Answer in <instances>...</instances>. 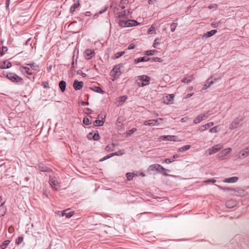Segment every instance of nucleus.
<instances>
[{
  "label": "nucleus",
  "mask_w": 249,
  "mask_h": 249,
  "mask_svg": "<svg viewBox=\"0 0 249 249\" xmlns=\"http://www.w3.org/2000/svg\"><path fill=\"white\" fill-rule=\"evenodd\" d=\"M81 104V105L82 106H85V105H89V103L88 102H84V101H82Z\"/></svg>",
  "instance_id": "0e129e2a"
},
{
  "label": "nucleus",
  "mask_w": 249,
  "mask_h": 249,
  "mask_svg": "<svg viewBox=\"0 0 249 249\" xmlns=\"http://www.w3.org/2000/svg\"><path fill=\"white\" fill-rule=\"evenodd\" d=\"M189 120V118H187V117H183L182 118H181V122L182 123H185L188 120Z\"/></svg>",
  "instance_id": "4d7b16f0"
},
{
  "label": "nucleus",
  "mask_w": 249,
  "mask_h": 249,
  "mask_svg": "<svg viewBox=\"0 0 249 249\" xmlns=\"http://www.w3.org/2000/svg\"><path fill=\"white\" fill-rule=\"evenodd\" d=\"M104 119H103L102 120H97L94 122V124L95 126H102L104 124L105 120Z\"/></svg>",
  "instance_id": "bb28decb"
},
{
  "label": "nucleus",
  "mask_w": 249,
  "mask_h": 249,
  "mask_svg": "<svg viewBox=\"0 0 249 249\" xmlns=\"http://www.w3.org/2000/svg\"><path fill=\"white\" fill-rule=\"evenodd\" d=\"M23 241V237L22 236L18 237L16 241V244L17 245H20Z\"/></svg>",
  "instance_id": "79ce46f5"
},
{
  "label": "nucleus",
  "mask_w": 249,
  "mask_h": 249,
  "mask_svg": "<svg viewBox=\"0 0 249 249\" xmlns=\"http://www.w3.org/2000/svg\"><path fill=\"white\" fill-rule=\"evenodd\" d=\"M9 3H10V0H7L6 1V6L8 7L9 5Z\"/></svg>",
  "instance_id": "338daca9"
},
{
  "label": "nucleus",
  "mask_w": 249,
  "mask_h": 249,
  "mask_svg": "<svg viewBox=\"0 0 249 249\" xmlns=\"http://www.w3.org/2000/svg\"><path fill=\"white\" fill-rule=\"evenodd\" d=\"M59 87L61 89V91L63 92L66 90V83L65 81L62 80L59 83Z\"/></svg>",
  "instance_id": "b1692460"
},
{
  "label": "nucleus",
  "mask_w": 249,
  "mask_h": 249,
  "mask_svg": "<svg viewBox=\"0 0 249 249\" xmlns=\"http://www.w3.org/2000/svg\"><path fill=\"white\" fill-rule=\"evenodd\" d=\"M216 182V180L214 179H208L205 181V182H206V183L211 182L213 183H215Z\"/></svg>",
  "instance_id": "603ef678"
},
{
  "label": "nucleus",
  "mask_w": 249,
  "mask_h": 249,
  "mask_svg": "<svg viewBox=\"0 0 249 249\" xmlns=\"http://www.w3.org/2000/svg\"><path fill=\"white\" fill-rule=\"evenodd\" d=\"M232 151L231 148H227L222 150L217 155V158L220 160H223L227 159V156Z\"/></svg>",
  "instance_id": "423d86ee"
},
{
  "label": "nucleus",
  "mask_w": 249,
  "mask_h": 249,
  "mask_svg": "<svg viewBox=\"0 0 249 249\" xmlns=\"http://www.w3.org/2000/svg\"><path fill=\"white\" fill-rule=\"evenodd\" d=\"M217 127L218 126H214L210 129V132L211 133H216L217 132Z\"/></svg>",
  "instance_id": "de8ad7c7"
},
{
  "label": "nucleus",
  "mask_w": 249,
  "mask_h": 249,
  "mask_svg": "<svg viewBox=\"0 0 249 249\" xmlns=\"http://www.w3.org/2000/svg\"><path fill=\"white\" fill-rule=\"evenodd\" d=\"M226 205L227 207L231 208L233 207V206L235 205V203L232 200H229L226 203Z\"/></svg>",
  "instance_id": "c756f323"
},
{
  "label": "nucleus",
  "mask_w": 249,
  "mask_h": 249,
  "mask_svg": "<svg viewBox=\"0 0 249 249\" xmlns=\"http://www.w3.org/2000/svg\"><path fill=\"white\" fill-rule=\"evenodd\" d=\"M134 62V63H135V64H137L139 62H142L141 58L140 57V58H138L135 59Z\"/></svg>",
  "instance_id": "13d9d810"
},
{
  "label": "nucleus",
  "mask_w": 249,
  "mask_h": 249,
  "mask_svg": "<svg viewBox=\"0 0 249 249\" xmlns=\"http://www.w3.org/2000/svg\"><path fill=\"white\" fill-rule=\"evenodd\" d=\"M193 89V87L192 86H191V87H189L188 89L189 90H192Z\"/></svg>",
  "instance_id": "774afa93"
},
{
  "label": "nucleus",
  "mask_w": 249,
  "mask_h": 249,
  "mask_svg": "<svg viewBox=\"0 0 249 249\" xmlns=\"http://www.w3.org/2000/svg\"><path fill=\"white\" fill-rule=\"evenodd\" d=\"M75 3L71 7L70 11L71 13H73L75 9L80 6L79 1L78 0H74Z\"/></svg>",
  "instance_id": "aec40b11"
},
{
  "label": "nucleus",
  "mask_w": 249,
  "mask_h": 249,
  "mask_svg": "<svg viewBox=\"0 0 249 249\" xmlns=\"http://www.w3.org/2000/svg\"><path fill=\"white\" fill-rule=\"evenodd\" d=\"M177 26V23H172L171 25V30L172 32H174L176 30V28Z\"/></svg>",
  "instance_id": "a18cd8bd"
},
{
  "label": "nucleus",
  "mask_w": 249,
  "mask_h": 249,
  "mask_svg": "<svg viewBox=\"0 0 249 249\" xmlns=\"http://www.w3.org/2000/svg\"><path fill=\"white\" fill-rule=\"evenodd\" d=\"M193 75H190L188 77H185L181 80V82L185 83H189L194 80Z\"/></svg>",
  "instance_id": "5701e85b"
},
{
  "label": "nucleus",
  "mask_w": 249,
  "mask_h": 249,
  "mask_svg": "<svg viewBox=\"0 0 249 249\" xmlns=\"http://www.w3.org/2000/svg\"><path fill=\"white\" fill-rule=\"evenodd\" d=\"M118 9H117L114 11L116 15H117V18L118 19L119 21L120 20H124V18H125L126 17V13L124 10L122 11V12H118Z\"/></svg>",
  "instance_id": "f8f14e48"
},
{
  "label": "nucleus",
  "mask_w": 249,
  "mask_h": 249,
  "mask_svg": "<svg viewBox=\"0 0 249 249\" xmlns=\"http://www.w3.org/2000/svg\"><path fill=\"white\" fill-rule=\"evenodd\" d=\"M240 154H241L242 157L243 158H245L249 155V153H248V151L246 150V149L242 150Z\"/></svg>",
  "instance_id": "58836bf2"
},
{
  "label": "nucleus",
  "mask_w": 249,
  "mask_h": 249,
  "mask_svg": "<svg viewBox=\"0 0 249 249\" xmlns=\"http://www.w3.org/2000/svg\"><path fill=\"white\" fill-rule=\"evenodd\" d=\"M149 170L151 171H156L160 173H162L164 176H168L167 174L163 172L164 171H167V170L158 164H154L151 165L149 167Z\"/></svg>",
  "instance_id": "39448f33"
},
{
  "label": "nucleus",
  "mask_w": 249,
  "mask_h": 249,
  "mask_svg": "<svg viewBox=\"0 0 249 249\" xmlns=\"http://www.w3.org/2000/svg\"><path fill=\"white\" fill-rule=\"evenodd\" d=\"M115 155H118V154L117 153H113L112 154H109L107 156H106L104 157H103L102 159H101L99 161H104L105 160H106L112 157H113V156H115Z\"/></svg>",
  "instance_id": "cd10ccee"
},
{
  "label": "nucleus",
  "mask_w": 249,
  "mask_h": 249,
  "mask_svg": "<svg viewBox=\"0 0 249 249\" xmlns=\"http://www.w3.org/2000/svg\"><path fill=\"white\" fill-rule=\"evenodd\" d=\"M156 1V0H148V3L149 4H151V3H152L154 2H155Z\"/></svg>",
  "instance_id": "69168bd1"
},
{
  "label": "nucleus",
  "mask_w": 249,
  "mask_h": 249,
  "mask_svg": "<svg viewBox=\"0 0 249 249\" xmlns=\"http://www.w3.org/2000/svg\"><path fill=\"white\" fill-rule=\"evenodd\" d=\"M141 58L142 62L147 61L149 59V58H148L146 57H141Z\"/></svg>",
  "instance_id": "052dcab7"
},
{
  "label": "nucleus",
  "mask_w": 249,
  "mask_h": 249,
  "mask_svg": "<svg viewBox=\"0 0 249 249\" xmlns=\"http://www.w3.org/2000/svg\"><path fill=\"white\" fill-rule=\"evenodd\" d=\"M6 77L12 82H20L22 80V78L14 73L10 72L7 74Z\"/></svg>",
  "instance_id": "0eeeda50"
},
{
  "label": "nucleus",
  "mask_w": 249,
  "mask_h": 249,
  "mask_svg": "<svg viewBox=\"0 0 249 249\" xmlns=\"http://www.w3.org/2000/svg\"><path fill=\"white\" fill-rule=\"evenodd\" d=\"M150 78L146 75H142L137 77L136 84L140 87L147 86L150 84Z\"/></svg>",
  "instance_id": "f257e3e1"
},
{
  "label": "nucleus",
  "mask_w": 249,
  "mask_h": 249,
  "mask_svg": "<svg viewBox=\"0 0 249 249\" xmlns=\"http://www.w3.org/2000/svg\"><path fill=\"white\" fill-rule=\"evenodd\" d=\"M114 146H115V145L113 143L109 144L106 147L105 149L106 151H107L108 152L111 151L113 150Z\"/></svg>",
  "instance_id": "2f4dec72"
},
{
  "label": "nucleus",
  "mask_w": 249,
  "mask_h": 249,
  "mask_svg": "<svg viewBox=\"0 0 249 249\" xmlns=\"http://www.w3.org/2000/svg\"><path fill=\"white\" fill-rule=\"evenodd\" d=\"M164 162L166 163H169L173 162V161L170 160L169 159H166L164 160Z\"/></svg>",
  "instance_id": "680f3d73"
},
{
  "label": "nucleus",
  "mask_w": 249,
  "mask_h": 249,
  "mask_svg": "<svg viewBox=\"0 0 249 249\" xmlns=\"http://www.w3.org/2000/svg\"><path fill=\"white\" fill-rule=\"evenodd\" d=\"M121 66L120 65H116L112 70V72L113 74L116 76L117 77L119 76L121 73Z\"/></svg>",
  "instance_id": "a211bd4d"
},
{
  "label": "nucleus",
  "mask_w": 249,
  "mask_h": 249,
  "mask_svg": "<svg viewBox=\"0 0 249 249\" xmlns=\"http://www.w3.org/2000/svg\"><path fill=\"white\" fill-rule=\"evenodd\" d=\"M214 124L213 122H210V123H208L204 125H201L199 128V130L201 132H203L207 129H208V128H209L210 127H211V126H212Z\"/></svg>",
  "instance_id": "6ab92c4d"
},
{
  "label": "nucleus",
  "mask_w": 249,
  "mask_h": 249,
  "mask_svg": "<svg viewBox=\"0 0 249 249\" xmlns=\"http://www.w3.org/2000/svg\"><path fill=\"white\" fill-rule=\"evenodd\" d=\"M83 85L84 83L83 82H79L78 80H75L73 82V86L74 89L77 90L81 89L83 88Z\"/></svg>",
  "instance_id": "4468645a"
},
{
  "label": "nucleus",
  "mask_w": 249,
  "mask_h": 249,
  "mask_svg": "<svg viewBox=\"0 0 249 249\" xmlns=\"http://www.w3.org/2000/svg\"><path fill=\"white\" fill-rule=\"evenodd\" d=\"M118 24L122 27H129L140 24V23L134 20H120L118 21Z\"/></svg>",
  "instance_id": "f03ea898"
},
{
  "label": "nucleus",
  "mask_w": 249,
  "mask_h": 249,
  "mask_svg": "<svg viewBox=\"0 0 249 249\" xmlns=\"http://www.w3.org/2000/svg\"><path fill=\"white\" fill-rule=\"evenodd\" d=\"M157 52V51L154 50H150L145 52V54L146 55H152L155 54Z\"/></svg>",
  "instance_id": "4c0bfd02"
},
{
  "label": "nucleus",
  "mask_w": 249,
  "mask_h": 249,
  "mask_svg": "<svg viewBox=\"0 0 249 249\" xmlns=\"http://www.w3.org/2000/svg\"><path fill=\"white\" fill-rule=\"evenodd\" d=\"M175 95L173 94H168L163 97V100L164 104L171 105L174 104Z\"/></svg>",
  "instance_id": "6e6552de"
},
{
  "label": "nucleus",
  "mask_w": 249,
  "mask_h": 249,
  "mask_svg": "<svg viewBox=\"0 0 249 249\" xmlns=\"http://www.w3.org/2000/svg\"><path fill=\"white\" fill-rule=\"evenodd\" d=\"M191 147L190 145H186L182 147H180L178 149V152H182L185 151L189 150Z\"/></svg>",
  "instance_id": "a878e982"
},
{
  "label": "nucleus",
  "mask_w": 249,
  "mask_h": 249,
  "mask_svg": "<svg viewBox=\"0 0 249 249\" xmlns=\"http://www.w3.org/2000/svg\"><path fill=\"white\" fill-rule=\"evenodd\" d=\"M126 177L128 180H131L134 177V174L132 173H127L126 174Z\"/></svg>",
  "instance_id": "e433bc0d"
},
{
  "label": "nucleus",
  "mask_w": 249,
  "mask_h": 249,
  "mask_svg": "<svg viewBox=\"0 0 249 249\" xmlns=\"http://www.w3.org/2000/svg\"><path fill=\"white\" fill-rule=\"evenodd\" d=\"M135 48V45L134 44H130L129 46L128 47V50H132L133 49Z\"/></svg>",
  "instance_id": "bf43d9fd"
},
{
  "label": "nucleus",
  "mask_w": 249,
  "mask_h": 249,
  "mask_svg": "<svg viewBox=\"0 0 249 249\" xmlns=\"http://www.w3.org/2000/svg\"><path fill=\"white\" fill-rule=\"evenodd\" d=\"M90 89L96 92H98V93H103V90L99 87H95L94 88H91Z\"/></svg>",
  "instance_id": "ea45409f"
},
{
  "label": "nucleus",
  "mask_w": 249,
  "mask_h": 249,
  "mask_svg": "<svg viewBox=\"0 0 249 249\" xmlns=\"http://www.w3.org/2000/svg\"><path fill=\"white\" fill-rule=\"evenodd\" d=\"M217 32V31L216 30H213L207 32L205 34H204L203 36V38H208L213 35H214Z\"/></svg>",
  "instance_id": "4be33fe9"
},
{
  "label": "nucleus",
  "mask_w": 249,
  "mask_h": 249,
  "mask_svg": "<svg viewBox=\"0 0 249 249\" xmlns=\"http://www.w3.org/2000/svg\"><path fill=\"white\" fill-rule=\"evenodd\" d=\"M126 2L127 0H122V2L120 3L119 5V7H121L122 9L124 8V1Z\"/></svg>",
  "instance_id": "8fccbe9b"
},
{
  "label": "nucleus",
  "mask_w": 249,
  "mask_h": 249,
  "mask_svg": "<svg viewBox=\"0 0 249 249\" xmlns=\"http://www.w3.org/2000/svg\"><path fill=\"white\" fill-rule=\"evenodd\" d=\"M124 52H118L115 54V58H117L123 55Z\"/></svg>",
  "instance_id": "5fc2aeb1"
},
{
  "label": "nucleus",
  "mask_w": 249,
  "mask_h": 249,
  "mask_svg": "<svg viewBox=\"0 0 249 249\" xmlns=\"http://www.w3.org/2000/svg\"><path fill=\"white\" fill-rule=\"evenodd\" d=\"M222 148V145H221L220 144H217L208 149L205 151V154H207V156H210L217 153V152L220 151Z\"/></svg>",
  "instance_id": "7ed1b4c3"
},
{
  "label": "nucleus",
  "mask_w": 249,
  "mask_h": 249,
  "mask_svg": "<svg viewBox=\"0 0 249 249\" xmlns=\"http://www.w3.org/2000/svg\"><path fill=\"white\" fill-rule=\"evenodd\" d=\"M20 71L23 74L31 75L33 74L30 69L27 67L21 66L19 68Z\"/></svg>",
  "instance_id": "dca6fc26"
},
{
  "label": "nucleus",
  "mask_w": 249,
  "mask_h": 249,
  "mask_svg": "<svg viewBox=\"0 0 249 249\" xmlns=\"http://www.w3.org/2000/svg\"><path fill=\"white\" fill-rule=\"evenodd\" d=\"M241 120L240 119L236 118L230 125V128L231 130L234 129L238 127L241 123Z\"/></svg>",
  "instance_id": "ddd939ff"
},
{
  "label": "nucleus",
  "mask_w": 249,
  "mask_h": 249,
  "mask_svg": "<svg viewBox=\"0 0 249 249\" xmlns=\"http://www.w3.org/2000/svg\"><path fill=\"white\" fill-rule=\"evenodd\" d=\"M12 66V64L10 62L7 61H0V69H8Z\"/></svg>",
  "instance_id": "2eb2a0df"
},
{
  "label": "nucleus",
  "mask_w": 249,
  "mask_h": 249,
  "mask_svg": "<svg viewBox=\"0 0 249 249\" xmlns=\"http://www.w3.org/2000/svg\"><path fill=\"white\" fill-rule=\"evenodd\" d=\"M163 121L162 118H158L157 119H152L145 121L143 123L144 125H148L151 126H158L162 123Z\"/></svg>",
  "instance_id": "20e7f679"
},
{
  "label": "nucleus",
  "mask_w": 249,
  "mask_h": 249,
  "mask_svg": "<svg viewBox=\"0 0 249 249\" xmlns=\"http://www.w3.org/2000/svg\"><path fill=\"white\" fill-rule=\"evenodd\" d=\"M26 65L30 66V67L34 71H37L39 69V65L35 63L26 64Z\"/></svg>",
  "instance_id": "c85d7f7f"
},
{
  "label": "nucleus",
  "mask_w": 249,
  "mask_h": 249,
  "mask_svg": "<svg viewBox=\"0 0 249 249\" xmlns=\"http://www.w3.org/2000/svg\"><path fill=\"white\" fill-rule=\"evenodd\" d=\"M68 210H66L62 213V216H66L67 218H70L73 215V212L71 211L67 212Z\"/></svg>",
  "instance_id": "393cba45"
},
{
  "label": "nucleus",
  "mask_w": 249,
  "mask_h": 249,
  "mask_svg": "<svg viewBox=\"0 0 249 249\" xmlns=\"http://www.w3.org/2000/svg\"><path fill=\"white\" fill-rule=\"evenodd\" d=\"M208 117L209 114L208 113L200 114L194 120V123L196 124H198L203 120L207 119Z\"/></svg>",
  "instance_id": "1a4fd4ad"
},
{
  "label": "nucleus",
  "mask_w": 249,
  "mask_h": 249,
  "mask_svg": "<svg viewBox=\"0 0 249 249\" xmlns=\"http://www.w3.org/2000/svg\"><path fill=\"white\" fill-rule=\"evenodd\" d=\"M8 51V48L6 47L3 46L0 49V55L2 56Z\"/></svg>",
  "instance_id": "c9c22d12"
},
{
  "label": "nucleus",
  "mask_w": 249,
  "mask_h": 249,
  "mask_svg": "<svg viewBox=\"0 0 249 249\" xmlns=\"http://www.w3.org/2000/svg\"><path fill=\"white\" fill-rule=\"evenodd\" d=\"M238 180L237 177H233L229 178H226L224 180V182L226 183H235Z\"/></svg>",
  "instance_id": "412c9836"
},
{
  "label": "nucleus",
  "mask_w": 249,
  "mask_h": 249,
  "mask_svg": "<svg viewBox=\"0 0 249 249\" xmlns=\"http://www.w3.org/2000/svg\"><path fill=\"white\" fill-rule=\"evenodd\" d=\"M10 243V240H5L0 246V249H5L7 245Z\"/></svg>",
  "instance_id": "473e14b6"
},
{
  "label": "nucleus",
  "mask_w": 249,
  "mask_h": 249,
  "mask_svg": "<svg viewBox=\"0 0 249 249\" xmlns=\"http://www.w3.org/2000/svg\"><path fill=\"white\" fill-rule=\"evenodd\" d=\"M136 130H137V129H136V128H132V129H131L129 130L128 131L127 134H128V135H131V134H133L135 132H136Z\"/></svg>",
  "instance_id": "09e8293b"
},
{
  "label": "nucleus",
  "mask_w": 249,
  "mask_h": 249,
  "mask_svg": "<svg viewBox=\"0 0 249 249\" xmlns=\"http://www.w3.org/2000/svg\"><path fill=\"white\" fill-rule=\"evenodd\" d=\"M42 85L44 88H49V83L47 82H43Z\"/></svg>",
  "instance_id": "6e6d98bb"
},
{
  "label": "nucleus",
  "mask_w": 249,
  "mask_h": 249,
  "mask_svg": "<svg viewBox=\"0 0 249 249\" xmlns=\"http://www.w3.org/2000/svg\"><path fill=\"white\" fill-rule=\"evenodd\" d=\"M94 54V51L90 49H87L85 51L84 55L87 59H90Z\"/></svg>",
  "instance_id": "f3484780"
},
{
  "label": "nucleus",
  "mask_w": 249,
  "mask_h": 249,
  "mask_svg": "<svg viewBox=\"0 0 249 249\" xmlns=\"http://www.w3.org/2000/svg\"><path fill=\"white\" fill-rule=\"evenodd\" d=\"M153 60L154 61H157V62H161L162 61L161 58H160V57H154Z\"/></svg>",
  "instance_id": "3c124183"
},
{
  "label": "nucleus",
  "mask_w": 249,
  "mask_h": 249,
  "mask_svg": "<svg viewBox=\"0 0 249 249\" xmlns=\"http://www.w3.org/2000/svg\"><path fill=\"white\" fill-rule=\"evenodd\" d=\"M50 184L52 188L54 190H58L60 187L59 183L55 178H51L50 179Z\"/></svg>",
  "instance_id": "9d476101"
},
{
  "label": "nucleus",
  "mask_w": 249,
  "mask_h": 249,
  "mask_svg": "<svg viewBox=\"0 0 249 249\" xmlns=\"http://www.w3.org/2000/svg\"><path fill=\"white\" fill-rule=\"evenodd\" d=\"M160 38H156L155 39V40H154V43H153V47L154 48H156V47H157V46L158 45H159V41H160Z\"/></svg>",
  "instance_id": "c03bdc74"
},
{
  "label": "nucleus",
  "mask_w": 249,
  "mask_h": 249,
  "mask_svg": "<svg viewBox=\"0 0 249 249\" xmlns=\"http://www.w3.org/2000/svg\"><path fill=\"white\" fill-rule=\"evenodd\" d=\"M155 26L154 25H152L151 27L147 31V33L149 35L153 34L152 32H155Z\"/></svg>",
  "instance_id": "a19ab883"
},
{
  "label": "nucleus",
  "mask_w": 249,
  "mask_h": 249,
  "mask_svg": "<svg viewBox=\"0 0 249 249\" xmlns=\"http://www.w3.org/2000/svg\"><path fill=\"white\" fill-rule=\"evenodd\" d=\"M94 141H97L100 139V136L98 133H95L94 135L92 137Z\"/></svg>",
  "instance_id": "49530a36"
},
{
  "label": "nucleus",
  "mask_w": 249,
  "mask_h": 249,
  "mask_svg": "<svg viewBox=\"0 0 249 249\" xmlns=\"http://www.w3.org/2000/svg\"><path fill=\"white\" fill-rule=\"evenodd\" d=\"M193 94H194V93H189V94H187L186 96L185 97V98L188 99V98L191 97L192 96H193Z\"/></svg>",
  "instance_id": "e2e57ef3"
},
{
  "label": "nucleus",
  "mask_w": 249,
  "mask_h": 249,
  "mask_svg": "<svg viewBox=\"0 0 249 249\" xmlns=\"http://www.w3.org/2000/svg\"><path fill=\"white\" fill-rule=\"evenodd\" d=\"M4 202L0 204V215L3 216L5 213V209L3 207Z\"/></svg>",
  "instance_id": "7c9ffc66"
},
{
  "label": "nucleus",
  "mask_w": 249,
  "mask_h": 249,
  "mask_svg": "<svg viewBox=\"0 0 249 249\" xmlns=\"http://www.w3.org/2000/svg\"><path fill=\"white\" fill-rule=\"evenodd\" d=\"M213 81H211L210 82H208L207 81L206 84H205L204 85V87L203 88H202V90H205L206 89L208 88H209V87H210L213 84Z\"/></svg>",
  "instance_id": "72a5a7b5"
},
{
  "label": "nucleus",
  "mask_w": 249,
  "mask_h": 249,
  "mask_svg": "<svg viewBox=\"0 0 249 249\" xmlns=\"http://www.w3.org/2000/svg\"><path fill=\"white\" fill-rule=\"evenodd\" d=\"M160 139L162 141H177V137L174 135L161 136Z\"/></svg>",
  "instance_id": "9b49d317"
},
{
  "label": "nucleus",
  "mask_w": 249,
  "mask_h": 249,
  "mask_svg": "<svg viewBox=\"0 0 249 249\" xmlns=\"http://www.w3.org/2000/svg\"><path fill=\"white\" fill-rule=\"evenodd\" d=\"M83 123L85 125H88L91 124V122H89V118H84L83 119Z\"/></svg>",
  "instance_id": "37998d69"
},
{
  "label": "nucleus",
  "mask_w": 249,
  "mask_h": 249,
  "mask_svg": "<svg viewBox=\"0 0 249 249\" xmlns=\"http://www.w3.org/2000/svg\"><path fill=\"white\" fill-rule=\"evenodd\" d=\"M127 99V97L125 95L121 96L119 98V103L120 105H122Z\"/></svg>",
  "instance_id": "f704fd0d"
},
{
  "label": "nucleus",
  "mask_w": 249,
  "mask_h": 249,
  "mask_svg": "<svg viewBox=\"0 0 249 249\" xmlns=\"http://www.w3.org/2000/svg\"><path fill=\"white\" fill-rule=\"evenodd\" d=\"M92 111L91 110V109L89 108H87L85 109V112L86 113L88 114H90L92 113Z\"/></svg>",
  "instance_id": "864d4df0"
}]
</instances>
